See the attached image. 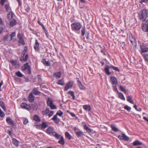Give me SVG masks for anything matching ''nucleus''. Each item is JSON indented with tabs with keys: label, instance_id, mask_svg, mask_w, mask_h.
I'll return each instance as SVG.
<instances>
[{
	"label": "nucleus",
	"instance_id": "nucleus-1",
	"mask_svg": "<svg viewBox=\"0 0 148 148\" xmlns=\"http://www.w3.org/2000/svg\"><path fill=\"white\" fill-rule=\"evenodd\" d=\"M148 17V10L144 9L142 10L141 13L139 15L140 19L143 22Z\"/></svg>",
	"mask_w": 148,
	"mask_h": 148
},
{
	"label": "nucleus",
	"instance_id": "nucleus-2",
	"mask_svg": "<svg viewBox=\"0 0 148 148\" xmlns=\"http://www.w3.org/2000/svg\"><path fill=\"white\" fill-rule=\"evenodd\" d=\"M141 49L140 53L142 55H144L143 53L148 52V47H147L146 45L144 44H143L140 46Z\"/></svg>",
	"mask_w": 148,
	"mask_h": 148
},
{
	"label": "nucleus",
	"instance_id": "nucleus-3",
	"mask_svg": "<svg viewBox=\"0 0 148 148\" xmlns=\"http://www.w3.org/2000/svg\"><path fill=\"white\" fill-rule=\"evenodd\" d=\"M47 104L48 106H49L52 109H56L57 107L55 105L53 104V102L50 98H48L47 101Z\"/></svg>",
	"mask_w": 148,
	"mask_h": 148
},
{
	"label": "nucleus",
	"instance_id": "nucleus-4",
	"mask_svg": "<svg viewBox=\"0 0 148 148\" xmlns=\"http://www.w3.org/2000/svg\"><path fill=\"white\" fill-rule=\"evenodd\" d=\"M22 69L23 71L26 70H27V73L28 74H30L31 72L30 67L28 65V63H26L24 64V65L22 67Z\"/></svg>",
	"mask_w": 148,
	"mask_h": 148
},
{
	"label": "nucleus",
	"instance_id": "nucleus-5",
	"mask_svg": "<svg viewBox=\"0 0 148 148\" xmlns=\"http://www.w3.org/2000/svg\"><path fill=\"white\" fill-rule=\"evenodd\" d=\"M118 138L120 140L125 141H128L129 140V138L126 136L124 133H121L118 136Z\"/></svg>",
	"mask_w": 148,
	"mask_h": 148
},
{
	"label": "nucleus",
	"instance_id": "nucleus-6",
	"mask_svg": "<svg viewBox=\"0 0 148 148\" xmlns=\"http://www.w3.org/2000/svg\"><path fill=\"white\" fill-rule=\"evenodd\" d=\"M110 82L113 85H116L117 84V79L114 76H111L110 79Z\"/></svg>",
	"mask_w": 148,
	"mask_h": 148
},
{
	"label": "nucleus",
	"instance_id": "nucleus-7",
	"mask_svg": "<svg viewBox=\"0 0 148 148\" xmlns=\"http://www.w3.org/2000/svg\"><path fill=\"white\" fill-rule=\"evenodd\" d=\"M72 28H82V26L78 22H76L71 25Z\"/></svg>",
	"mask_w": 148,
	"mask_h": 148
},
{
	"label": "nucleus",
	"instance_id": "nucleus-8",
	"mask_svg": "<svg viewBox=\"0 0 148 148\" xmlns=\"http://www.w3.org/2000/svg\"><path fill=\"white\" fill-rule=\"evenodd\" d=\"M111 65H107L104 68V70L106 73L108 75H110L111 74V73L109 71V69H111Z\"/></svg>",
	"mask_w": 148,
	"mask_h": 148
},
{
	"label": "nucleus",
	"instance_id": "nucleus-9",
	"mask_svg": "<svg viewBox=\"0 0 148 148\" xmlns=\"http://www.w3.org/2000/svg\"><path fill=\"white\" fill-rule=\"evenodd\" d=\"M46 131L48 134L52 135L54 132V129L52 127H50L47 129Z\"/></svg>",
	"mask_w": 148,
	"mask_h": 148
},
{
	"label": "nucleus",
	"instance_id": "nucleus-10",
	"mask_svg": "<svg viewBox=\"0 0 148 148\" xmlns=\"http://www.w3.org/2000/svg\"><path fill=\"white\" fill-rule=\"evenodd\" d=\"M6 121L8 124L12 126H13L14 125V122L13 120L11 119L9 117H8L6 118Z\"/></svg>",
	"mask_w": 148,
	"mask_h": 148
},
{
	"label": "nucleus",
	"instance_id": "nucleus-11",
	"mask_svg": "<svg viewBox=\"0 0 148 148\" xmlns=\"http://www.w3.org/2000/svg\"><path fill=\"white\" fill-rule=\"evenodd\" d=\"M73 84L71 82H69L68 83H67L65 86L64 90L67 91L69 89L72 87Z\"/></svg>",
	"mask_w": 148,
	"mask_h": 148
},
{
	"label": "nucleus",
	"instance_id": "nucleus-12",
	"mask_svg": "<svg viewBox=\"0 0 148 148\" xmlns=\"http://www.w3.org/2000/svg\"><path fill=\"white\" fill-rule=\"evenodd\" d=\"M21 107L27 110H29L30 109V108L29 105H27L25 103H23L21 104Z\"/></svg>",
	"mask_w": 148,
	"mask_h": 148
},
{
	"label": "nucleus",
	"instance_id": "nucleus-13",
	"mask_svg": "<svg viewBox=\"0 0 148 148\" xmlns=\"http://www.w3.org/2000/svg\"><path fill=\"white\" fill-rule=\"evenodd\" d=\"M34 97L33 95L32 92H31L28 96V99L30 102H33L34 100Z\"/></svg>",
	"mask_w": 148,
	"mask_h": 148
},
{
	"label": "nucleus",
	"instance_id": "nucleus-14",
	"mask_svg": "<svg viewBox=\"0 0 148 148\" xmlns=\"http://www.w3.org/2000/svg\"><path fill=\"white\" fill-rule=\"evenodd\" d=\"M82 124L83 125L84 129L88 133H90L91 132V130L87 126L86 123L85 122H83Z\"/></svg>",
	"mask_w": 148,
	"mask_h": 148
},
{
	"label": "nucleus",
	"instance_id": "nucleus-15",
	"mask_svg": "<svg viewBox=\"0 0 148 148\" xmlns=\"http://www.w3.org/2000/svg\"><path fill=\"white\" fill-rule=\"evenodd\" d=\"M5 10L7 12H8L11 10V8L10 6V4L9 2H7L5 4Z\"/></svg>",
	"mask_w": 148,
	"mask_h": 148
},
{
	"label": "nucleus",
	"instance_id": "nucleus-16",
	"mask_svg": "<svg viewBox=\"0 0 148 148\" xmlns=\"http://www.w3.org/2000/svg\"><path fill=\"white\" fill-rule=\"evenodd\" d=\"M28 58V55L27 54L25 57H24V56H22L21 58H20V60L21 61L23 62H24L26 61Z\"/></svg>",
	"mask_w": 148,
	"mask_h": 148
},
{
	"label": "nucleus",
	"instance_id": "nucleus-17",
	"mask_svg": "<svg viewBox=\"0 0 148 148\" xmlns=\"http://www.w3.org/2000/svg\"><path fill=\"white\" fill-rule=\"evenodd\" d=\"M75 134L78 138L84 135L83 132L80 130L78 132H76Z\"/></svg>",
	"mask_w": 148,
	"mask_h": 148
},
{
	"label": "nucleus",
	"instance_id": "nucleus-18",
	"mask_svg": "<svg viewBox=\"0 0 148 148\" xmlns=\"http://www.w3.org/2000/svg\"><path fill=\"white\" fill-rule=\"evenodd\" d=\"M31 92H32V94H34L35 95H38L40 93V92L36 89L34 88L33 89L32 91Z\"/></svg>",
	"mask_w": 148,
	"mask_h": 148
},
{
	"label": "nucleus",
	"instance_id": "nucleus-19",
	"mask_svg": "<svg viewBox=\"0 0 148 148\" xmlns=\"http://www.w3.org/2000/svg\"><path fill=\"white\" fill-rule=\"evenodd\" d=\"M39 43L38 42V40L36 39L35 41V43L34 46V48L36 50H38L39 49Z\"/></svg>",
	"mask_w": 148,
	"mask_h": 148
},
{
	"label": "nucleus",
	"instance_id": "nucleus-20",
	"mask_svg": "<svg viewBox=\"0 0 148 148\" xmlns=\"http://www.w3.org/2000/svg\"><path fill=\"white\" fill-rule=\"evenodd\" d=\"M12 143L16 147L18 146L19 142L16 139L13 138L12 140Z\"/></svg>",
	"mask_w": 148,
	"mask_h": 148
},
{
	"label": "nucleus",
	"instance_id": "nucleus-21",
	"mask_svg": "<svg viewBox=\"0 0 148 148\" xmlns=\"http://www.w3.org/2000/svg\"><path fill=\"white\" fill-rule=\"evenodd\" d=\"M61 73L60 72H56L54 74L55 76L57 79L60 78L61 77Z\"/></svg>",
	"mask_w": 148,
	"mask_h": 148
},
{
	"label": "nucleus",
	"instance_id": "nucleus-22",
	"mask_svg": "<svg viewBox=\"0 0 148 148\" xmlns=\"http://www.w3.org/2000/svg\"><path fill=\"white\" fill-rule=\"evenodd\" d=\"M130 40L132 43H135L136 42V40L135 38H133L132 35L131 34L129 36Z\"/></svg>",
	"mask_w": 148,
	"mask_h": 148
},
{
	"label": "nucleus",
	"instance_id": "nucleus-23",
	"mask_svg": "<svg viewBox=\"0 0 148 148\" xmlns=\"http://www.w3.org/2000/svg\"><path fill=\"white\" fill-rule=\"evenodd\" d=\"M13 13L12 12H9L7 15L8 19L9 20H11L13 17Z\"/></svg>",
	"mask_w": 148,
	"mask_h": 148
},
{
	"label": "nucleus",
	"instance_id": "nucleus-24",
	"mask_svg": "<svg viewBox=\"0 0 148 148\" xmlns=\"http://www.w3.org/2000/svg\"><path fill=\"white\" fill-rule=\"evenodd\" d=\"M16 21L14 19H13L12 21H11L10 23V27H13L14 26L16 25Z\"/></svg>",
	"mask_w": 148,
	"mask_h": 148
},
{
	"label": "nucleus",
	"instance_id": "nucleus-25",
	"mask_svg": "<svg viewBox=\"0 0 148 148\" xmlns=\"http://www.w3.org/2000/svg\"><path fill=\"white\" fill-rule=\"evenodd\" d=\"M64 82L63 79L58 80L57 82L58 84L61 85H64Z\"/></svg>",
	"mask_w": 148,
	"mask_h": 148
},
{
	"label": "nucleus",
	"instance_id": "nucleus-26",
	"mask_svg": "<svg viewBox=\"0 0 148 148\" xmlns=\"http://www.w3.org/2000/svg\"><path fill=\"white\" fill-rule=\"evenodd\" d=\"M65 135L66 137L69 139H71L72 138V136L68 132H66L65 133Z\"/></svg>",
	"mask_w": 148,
	"mask_h": 148
},
{
	"label": "nucleus",
	"instance_id": "nucleus-27",
	"mask_svg": "<svg viewBox=\"0 0 148 148\" xmlns=\"http://www.w3.org/2000/svg\"><path fill=\"white\" fill-rule=\"evenodd\" d=\"M112 129L115 132H117L119 130L116 127L115 125H111Z\"/></svg>",
	"mask_w": 148,
	"mask_h": 148
},
{
	"label": "nucleus",
	"instance_id": "nucleus-28",
	"mask_svg": "<svg viewBox=\"0 0 148 148\" xmlns=\"http://www.w3.org/2000/svg\"><path fill=\"white\" fill-rule=\"evenodd\" d=\"M119 98L121 99L124 101H125V98L124 97V96L122 93H119Z\"/></svg>",
	"mask_w": 148,
	"mask_h": 148
},
{
	"label": "nucleus",
	"instance_id": "nucleus-29",
	"mask_svg": "<svg viewBox=\"0 0 148 148\" xmlns=\"http://www.w3.org/2000/svg\"><path fill=\"white\" fill-rule=\"evenodd\" d=\"M127 101L132 104H134V102L132 101V98L130 96H128L127 97Z\"/></svg>",
	"mask_w": 148,
	"mask_h": 148
},
{
	"label": "nucleus",
	"instance_id": "nucleus-30",
	"mask_svg": "<svg viewBox=\"0 0 148 148\" xmlns=\"http://www.w3.org/2000/svg\"><path fill=\"white\" fill-rule=\"evenodd\" d=\"M58 143L62 145H63L64 144V140L63 137L61 136L60 139L58 141Z\"/></svg>",
	"mask_w": 148,
	"mask_h": 148
},
{
	"label": "nucleus",
	"instance_id": "nucleus-31",
	"mask_svg": "<svg viewBox=\"0 0 148 148\" xmlns=\"http://www.w3.org/2000/svg\"><path fill=\"white\" fill-rule=\"evenodd\" d=\"M84 109L86 110L90 111L91 110L90 106L87 105H85L83 106Z\"/></svg>",
	"mask_w": 148,
	"mask_h": 148
},
{
	"label": "nucleus",
	"instance_id": "nucleus-32",
	"mask_svg": "<svg viewBox=\"0 0 148 148\" xmlns=\"http://www.w3.org/2000/svg\"><path fill=\"white\" fill-rule=\"evenodd\" d=\"M133 145L134 146L141 145L142 143L139 141L138 140H136L134 141L133 143Z\"/></svg>",
	"mask_w": 148,
	"mask_h": 148
},
{
	"label": "nucleus",
	"instance_id": "nucleus-33",
	"mask_svg": "<svg viewBox=\"0 0 148 148\" xmlns=\"http://www.w3.org/2000/svg\"><path fill=\"white\" fill-rule=\"evenodd\" d=\"M18 42L20 45H24L25 44L23 38L19 39Z\"/></svg>",
	"mask_w": 148,
	"mask_h": 148
},
{
	"label": "nucleus",
	"instance_id": "nucleus-34",
	"mask_svg": "<svg viewBox=\"0 0 148 148\" xmlns=\"http://www.w3.org/2000/svg\"><path fill=\"white\" fill-rule=\"evenodd\" d=\"M49 109L47 108L45 110L42 111V113L43 115H46L48 114L49 112Z\"/></svg>",
	"mask_w": 148,
	"mask_h": 148
},
{
	"label": "nucleus",
	"instance_id": "nucleus-35",
	"mask_svg": "<svg viewBox=\"0 0 148 148\" xmlns=\"http://www.w3.org/2000/svg\"><path fill=\"white\" fill-rule=\"evenodd\" d=\"M34 119L35 121L37 122H39L40 121V119L39 116L37 115H34Z\"/></svg>",
	"mask_w": 148,
	"mask_h": 148
},
{
	"label": "nucleus",
	"instance_id": "nucleus-36",
	"mask_svg": "<svg viewBox=\"0 0 148 148\" xmlns=\"http://www.w3.org/2000/svg\"><path fill=\"white\" fill-rule=\"evenodd\" d=\"M16 75L18 77H23L24 76L20 72L18 71L15 73Z\"/></svg>",
	"mask_w": 148,
	"mask_h": 148
},
{
	"label": "nucleus",
	"instance_id": "nucleus-37",
	"mask_svg": "<svg viewBox=\"0 0 148 148\" xmlns=\"http://www.w3.org/2000/svg\"><path fill=\"white\" fill-rule=\"evenodd\" d=\"M143 26L142 28H148V19L147 20L145 23H143Z\"/></svg>",
	"mask_w": 148,
	"mask_h": 148
},
{
	"label": "nucleus",
	"instance_id": "nucleus-38",
	"mask_svg": "<svg viewBox=\"0 0 148 148\" xmlns=\"http://www.w3.org/2000/svg\"><path fill=\"white\" fill-rule=\"evenodd\" d=\"M16 34L15 32H14L12 33L11 34H10V36H11V40H12L13 39L14 37L16 36Z\"/></svg>",
	"mask_w": 148,
	"mask_h": 148
},
{
	"label": "nucleus",
	"instance_id": "nucleus-39",
	"mask_svg": "<svg viewBox=\"0 0 148 148\" xmlns=\"http://www.w3.org/2000/svg\"><path fill=\"white\" fill-rule=\"evenodd\" d=\"M53 134H52V135L54 136L56 138L59 139L60 138V136L58 134L54 132H53Z\"/></svg>",
	"mask_w": 148,
	"mask_h": 148
},
{
	"label": "nucleus",
	"instance_id": "nucleus-40",
	"mask_svg": "<svg viewBox=\"0 0 148 148\" xmlns=\"http://www.w3.org/2000/svg\"><path fill=\"white\" fill-rule=\"evenodd\" d=\"M17 36L19 39L23 38V33H18Z\"/></svg>",
	"mask_w": 148,
	"mask_h": 148
},
{
	"label": "nucleus",
	"instance_id": "nucleus-41",
	"mask_svg": "<svg viewBox=\"0 0 148 148\" xmlns=\"http://www.w3.org/2000/svg\"><path fill=\"white\" fill-rule=\"evenodd\" d=\"M120 88L122 91L124 92H126L127 91L126 90V88L125 86H120Z\"/></svg>",
	"mask_w": 148,
	"mask_h": 148
},
{
	"label": "nucleus",
	"instance_id": "nucleus-42",
	"mask_svg": "<svg viewBox=\"0 0 148 148\" xmlns=\"http://www.w3.org/2000/svg\"><path fill=\"white\" fill-rule=\"evenodd\" d=\"M68 93L71 95L73 97V99L74 100L75 98V96L73 92L72 91H69L68 92Z\"/></svg>",
	"mask_w": 148,
	"mask_h": 148
},
{
	"label": "nucleus",
	"instance_id": "nucleus-43",
	"mask_svg": "<svg viewBox=\"0 0 148 148\" xmlns=\"http://www.w3.org/2000/svg\"><path fill=\"white\" fill-rule=\"evenodd\" d=\"M10 62L13 66H16L17 65V62L16 61L11 60L10 61Z\"/></svg>",
	"mask_w": 148,
	"mask_h": 148
},
{
	"label": "nucleus",
	"instance_id": "nucleus-44",
	"mask_svg": "<svg viewBox=\"0 0 148 148\" xmlns=\"http://www.w3.org/2000/svg\"><path fill=\"white\" fill-rule=\"evenodd\" d=\"M78 86L80 89L82 90H84L85 89V87L82 84L81 82H79Z\"/></svg>",
	"mask_w": 148,
	"mask_h": 148
},
{
	"label": "nucleus",
	"instance_id": "nucleus-45",
	"mask_svg": "<svg viewBox=\"0 0 148 148\" xmlns=\"http://www.w3.org/2000/svg\"><path fill=\"white\" fill-rule=\"evenodd\" d=\"M24 9L25 11L27 12L29 11L30 10V8L28 5H26L25 6Z\"/></svg>",
	"mask_w": 148,
	"mask_h": 148
},
{
	"label": "nucleus",
	"instance_id": "nucleus-46",
	"mask_svg": "<svg viewBox=\"0 0 148 148\" xmlns=\"http://www.w3.org/2000/svg\"><path fill=\"white\" fill-rule=\"evenodd\" d=\"M43 63L44 64L47 65V66H49L50 64L49 62L47 61H46L45 60H43L42 61Z\"/></svg>",
	"mask_w": 148,
	"mask_h": 148
},
{
	"label": "nucleus",
	"instance_id": "nucleus-47",
	"mask_svg": "<svg viewBox=\"0 0 148 148\" xmlns=\"http://www.w3.org/2000/svg\"><path fill=\"white\" fill-rule=\"evenodd\" d=\"M42 127L43 128H45L47 127V125L45 122L42 123L41 125Z\"/></svg>",
	"mask_w": 148,
	"mask_h": 148
},
{
	"label": "nucleus",
	"instance_id": "nucleus-48",
	"mask_svg": "<svg viewBox=\"0 0 148 148\" xmlns=\"http://www.w3.org/2000/svg\"><path fill=\"white\" fill-rule=\"evenodd\" d=\"M8 2V0H1L0 2V4L1 5L3 6L5 3Z\"/></svg>",
	"mask_w": 148,
	"mask_h": 148
},
{
	"label": "nucleus",
	"instance_id": "nucleus-49",
	"mask_svg": "<svg viewBox=\"0 0 148 148\" xmlns=\"http://www.w3.org/2000/svg\"><path fill=\"white\" fill-rule=\"evenodd\" d=\"M54 112L53 111L51 110L49 111V112L48 113V116L49 117H51L53 114Z\"/></svg>",
	"mask_w": 148,
	"mask_h": 148
},
{
	"label": "nucleus",
	"instance_id": "nucleus-50",
	"mask_svg": "<svg viewBox=\"0 0 148 148\" xmlns=\"http://www.w3.org/2000/svg\"><path fill=\"white\" fill-rule=\"evenodd\" d=\"M142 56H143L145 60L148 62V55L144 54Z\"/></svg>",
	"mask_w": 148,
	"mask_h": 148
},
{
	"label": "nucleus",
	"instance_id": "nucleus-51",
	"mask_svg": "<svg viewBox=\"0 0 148 148\" xmlns=\"http://www.w3.org/2000/svg\"><path fill=\"white\" fill-rule=\"evenodd\" d=\"M124 109L126 110L127 111H129L131 110V108L127 105H126L124 107Z\"/></svg>",
	"mask_w": 148,
	"mask_h": 148
},
{
	"label": "nucleus",
	"instance_id": "nucleus-52",
	"mask_svg": "<svg viewBox=\"0 0 148 148\" xmlns=\"http://www.w3.org/2000/svg\"><path fill=\"white\" fill-rule=\"evenodd\" d=\"M111 68L113 70L118 71H119V69L117 67L111 65Z\"/></svg>",
	"mask_w": 148,
	"mask_h": 148
},
{
	"label": "nucleus",
	"instance_id": "nucleus-53",
	"mask_svg": "<svg viewBox=\"0 0 148 148\" xmlns=\"http://www.w3.org/2000/svg\"><path fill=\"white\" fill-rule=\"evenodd\" d=\"M0 116L1 117H3L5 116L4 114L1 109H0Z\"/></svg>",
	"mask_w": 148,
	"mask_h": 148
},
{
	"label": "nucleus",
	"instance_id": "nucleus-54",
	"mask_svg": "<svg viewBox=\"0 0 148 148\" xmlns=\"http://www.w3.org/2000/svg\"><path fill=\"white\" fill-rule=\"evenodd\" d=\"M140 2L141 3H148V0H140Z\"/></svg>",
	"mask_w": 148,
	"mask_h": 148
},
{
	"label": "nucleus",
	"instance_id": "nucleus-55",
	"mask_svg": "<svg viewBox=\"0 0 148 148\" xmlns=\"http://www.w3.org/2000/svg\"><path fill=\"white\" fill-rule=\"evenodd\" d=\"M113 87L114 88V91L115 92H117L118 93L119 92L118 90L117 87H116V85H113Z\"/></svg>",
	"mask_w": 148,
	"mask_h": 148
},
{
	"label": "nucleus",
	"instance_id": "nucleus-56",
	"mask_svg": "<svg viewBox=\"0 0 148 148\" xmlns=\"http://www.w3.org/2000/svg\"><path fill=\"white\" fill-rule=\"evenodd\" d=\"M85 30L84 28L82 29L81 31L82 34V36H84L85 34Z\"/></svg>",
	"mask_w": 148,
	"mask_h": 148
},
{
	"label": "nucleus",
	"instance_id": "nucleus-57",
	"mask_svg": "<svg viewBox=\"0 0 148 148\" xmlns=\"http://www.w3.org/2000/svg\"><path fill=\"white\" fill-rule=\"evenodd\" d=\"M68 112L73 117H76V115L75 114H74L73 113L70 112Z\"/></svg>",
	"mask_w": 148,
	"mask_h": 148
},
{
	"label": "nucleus",
	"instance_id": "nucleus-58",
	"mask_svg": "<svg viewBox=\"0 0 148 148\" xmlns=\"http://www.w3.org/2000/svg\"><path fill=\"white\" fill-rule=\"evenodd\" d=\"M63 113L62 112L60 111V112H57L56 113V115H59L60 116H61L63 114Z\"/></svg>",
	"mask_w": 148,
	"mask_h": 148
},
{
	"label": "nucleus",
	"instance_id": "nucleus-59",
	"mask_svg": "<svg viewBox=\"0 0 148 148\" xmlns=\"http://www.w3.org/2000/svg\"><path fill=\"white\" fill-rule=\"evenodd\" d=\"M26 52H27L25 48H24V50L23 51L22 55H23V56H24L25 54V53Z\"/></svg>",
	"mask_w": 148,
	"mask_h": 148
},
{
	"label": "nucleus",
	"instance_id": "nucleus-60",
	"mask_svg": "<svg viewBox=\"0 0 148 148\" xmlns=\"http://www.w3.org/2000/svg\"><path fill=\"white\" fill-rule=\"evenodd\" d=\"M44 29V30L45 31V33L47 36V37H48V36H49V35H48V31H47V30H46V28H43Z\"/></svg>",
	"mask_w": 148,
	"mask_h": 148
},
{
	"label": "nucleus",
	"instance_id": "nucleus-61",
	"mask_svg": "<svg viewBox=\"0 0 148 148\" xmlns=\"http://www.w3.org/2000/svg\"><path fill=\"white\" fill-rule=\"evenodd\" d=\"M57 119H58V118L57 117V115L56 114L54 115L52 119V120L54 121Z\"/></svg>",
	"mask_w": 148,
	"mask_h": 148
},
{
	"label": "nucleus",
	"instance_id": "nucleus-62",
	"mask_svg": "<svg viewBox=\"0 0 148 148\" xmlns=\"http://www.w3.org/2000/svg\"><path fill=\"white\" fill-rule=\"evenodd\" d=\"M28 121L27 119H25L24 120V124L25 125H26L28 123Z\"/></svg>",
	"mask_w": 148,
	"mask_h": 148
},
{
	"label": "nucleus",
	"instance_id": "nucleus-63",
	"mask_svg": "<svg viewBox=\"0 0 148 148\" xmlns=\"http://www.w3.org/2000/svg\"><path fill=\"white\" fill-rule=\"evenodd\" d=\"M60 120V119H58L56 120H54V121L56 124H58L59 123Z\"/></svg>",
	"mask_w": 148,
	"mask_h": 148
},
{
	"label": "nucleus",
	"instance_id": "nucleus-64",
	"mask_svg": "<svg viewBox=\"0 0 148 148\" xmlns=\"http://www.w3.org/2000/svg\"><path fill=\"white\" fill-rule=\"evenodd\" d=\"M74 130L75 132V133H76V132H78L79 130L78 129L77 127H75L74 128Z\"/></svg>",
	"mask_w": 148,
	"mask_h": 148
}]
</instances>
